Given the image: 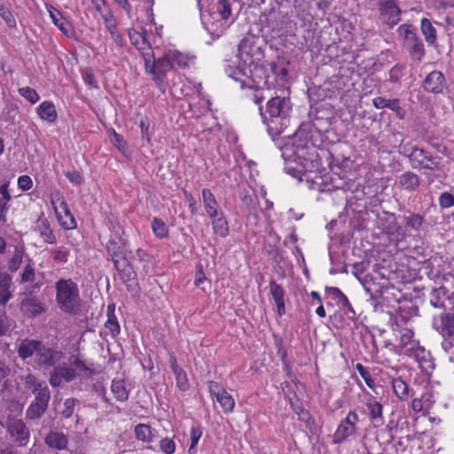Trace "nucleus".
<instances>
[{
  "instance_id": "f257e3e1",
  "label": "nucleus",
  "mask_w": 454,
  "mask_h": 454,
  "mask_svg": "<svg viewBox=\"0 0 454 454\" xmlns=\"http://www.w3.org/2000/svg\"><path fill=\"white\" fill-rule=\"evenodd\" d=\"M292 110V104L289 98L271 97L268 100L265 110L259 107L262 121L268 127L269 134L274 138L279 136L289 123V113Z\"/></svg>"
},
{
  "instance_id": "f03ea898",
  "label": "nucleus",
  "mask_w": 454,
  "mask_h": 454,
  "mask_svg": "<svg viewBox=\"0 0 454 454\" xmlns=\"http://www.w3.org/2000/svg\"><path fill=\"white\" fill-rule=\"evenodd\" d=\"M56 301L59 309L68 314H75L80 306L79 289L72 279H59L56 284Z\"/></svg>"
},
{
  "instance_id": "7ed1b4c3",
  "label": "nucleus",
  "mask_w": 454,
  "mask_h": 454,
  "mask_svg": "<svg viewBox=\"0 0 454 454\" xmlns=\"http://www.w3.org/2000/svg\"><path fill=\"white\" fill-rule=\"evenodd\" d=\"M267 43L258 36L247 35L238 46V57L243 66H251L264 61Z\"/></svg>"
},
{
  "instance_id": "20e7f679",
  "label": "nucleus",
  "mask_w": 454,
  "mask_h": 454,
  "mask_svg": "<svg viewBox=\"0 0 454 454\" xmlns=\"http://www.w3.org/2000/svg\"><path fill=\"white\" fill-rule=\"evenodd\" d=\"M397 33L403 39V45L410 59L416 63H420L426 55V49L417 33L416 27L411 24H403L397 28Z\"/></svg>"
},
{
  "instance_id": "39448f33",
  "label": "nucleus",
  "mask_w": 454,
  "mask_h": 454,
  "mask_svg": "<svg viewBox=\"0 0 454 454\" xmlns=\"http://www.w3.org/2000/svg\"><path fill=\"white\" fill-rule=\"evenodd\" d=\"M321 130L317 127L316 123L311 121L302 122L296 132L294 134L293 141L296 147L307 155L309 148H315L320 145L322 142Z\"/></svg>"
},
{
  "instance_id": "423d86ee",
  "label": "nucleus",
  "mask_w": 454,
  "mask_h": 454,
  "mask_svg": "<svg viewBox=\"0 0 454 454\" xmlns=\"http://www.w3.org/2000/svg\"><path fill=\"white\" fill-rule=\"evenodd\" d=\"M265 60L258 64L248 66V77L252 84H247L245 81L241 82V88L254 89V90H268L274 86V80L270 81V75L266 68Z\"/></svg>"
},
{
  "instance_id": "0eeeda50",
  "label": "nucleus",
  "mask_w": 454,
  "mask_h": 454,
  "mask_svg": "<svg viewBox=\"0 0 454 454\" xmlns=\"http://www.w3.org/2000/svg\"><path fill=\"white\" fill-rule=\"evenodd\" d=\"M407 158L412 168L427 170H440L442 168L440 162L435 160L436 157L418 145L411 147V152L407 153Z\"/></svg>"
},
{
  "instance_id": "6e6552de",
  "label": "nucleus",
  "mask_w": 454,
  "mask_h": 454,
  "mask_svg": "<svg viewBox=\"0 0 454 454\" xmlns=\"http://www.w3.org/2000/svg\"><path fill=\"white\" fill-rule=\"evenodd\" d=\"M173 68V61L170 53L154 59L153 64H149V60L145 59L146 72L153 74V78L156 82L157 87L164 91L163 81L166 74Z\"/></svg>"
},
{
  "instance_id": "1a4fd4ad",
  "label": "nucleus",
  "mask_w": 454,
  "mask_h": 454,
  "mask_svg": "<svg viewBox=\"0 0 454 454\" xmlns=\"http://www.w3.org/2000/svg\"><path fill=\"white\" fill-rule=\"evenodd\" d=\"M51 205L54 208L57 218L63 228L67 230L75 228L76 223L74 217L68 208L65 198L60 194V192H58L55 195L51 196Z\"/></svg>"
},
{
  "instance_id": "9d476101",
  "label": "nucleus",
  "mask_w": 454,
  "mask_h": 454,
  "mask_svg": "<svg viewBox=\"0 0 454 454\" xmlns=\"http://www.w3.org/2000/svg\"><path fill=\"white\" fill-rule=\"evenodd\" d=\"M380 19L383 24L393 27L400 21L402 11L395 0H386L379 4Z\"/></svg>"
},
{
  "instance_id": "9b49d317",
  "label": "nucleus",
  "mask_w": 454,
  "mask_h": 454,
  "mask_svg": "<svg viewBox=\"0 0 454 454\" xmlns=\"http://www.w3.org/2000/svg\"><path fill=\"white\" fill-rule=\"evenodd\" d=\"M35 395V400L26 411L27 418L30 419H37L44 414L51 398V392L46 385L43 386V390Z\"/></svg>"
},
{
  "instance_id": "f8f14e48",
  "label": "nucleus",
  "mask_w": 454,
  "mask_h": 454,
  "mask_svg": "<svg viewBox=\"0 0 454 454\" xmlns=\"http://www.w3.org/2000/svg\"><path fill=\"white\" fill-rule=\"evenodd\" d=\"M6 428L13 441L19 446H26L27 444L29 430L21 419L9 416L6 420Z\"/></svg>"
},
{
  "instance_id": "ddd939ff",
  "label": "nucleus",
  "mask_w": 454,
  "mask_h": 454,
  "mask_svg": "<svg viewBox=\"0 0 454 454\" xmlns=\"http://www.w3.org/2000/svg\"><path fill=\"white\" fill-rule=\"evenodd\" d=\"M358 422V415L355 411L348 412V416L339 425L334 434V443H341L354 434Z\"/></svg>"
},
{
  "instance_id": "4468645a",
  "label": "nucleus",
  "mask_w": 454,
  "mask_h": 454,
  "mask_svg": "<svg viewBox=\"0 0 454 454\" xmlns=\"http://www.w3.org/2000/svg\"><path fill=\"white\" fill-rule=\"evenodd\" d=\"M236 0H211L210 15L225 22L233 20L232 4Z\"/></svg>"
},
{
  "instance_id": "2eb2a0df",
  "label": "nucleus",
  "mask_w": 454,
  "mask_h": 454,
  "mask_svg": "<svg viewBox=\"0 0 454 454\" xmlns=\"http://www.w3.org/2000/svg\"><path fill=\"white\" fill-rule=\"evenodd\" d=\"M435 330L442 337V348L449 356V359L454 356V327L450 323L434 324Z\"/></svg>"
},
{
  "instance_id": "dca6fc26",
  "label": "nucleus",
  "mask_w": 454,
  "mask_h": 454,
  "mask_svg": "<svg viewBox=\"0 0 454 454\" xmlns=\"http://www.w3.org/2000/svg\"><path fill=\"white\" fill-rule=\"evenodd\" d=\"M435 330L442 337V348L449 356V359L454 356V327L450 323L434 324Z\"/></svg>"
},
{
  "instance_id": "f3484780",
  "label": "nucleus",
  "mask_w": 454,
  "mask_h": 454,
  "mask_svg": "<svg viewBox=\"0 0 454 454\" xmlns=\"http://www.w3.org/2000/svg\"><path fill=\"white\" fill-rule=\"evenodd\" d=\"M445 85L446 81L442 73L434 70L426 76L422 87L427 92L439 94L442 93Z\"/></svg>"
},
{
  "instance_id": "a211bd4d",
  "label": "nucleus",
  "mask_w": 454,
  "mask_h": 454,
  "mask_svg": "<svg viewBox=\"0 0 454 454\" xmlns=\"http://www.w3.org/2000/svg\"><path fill=\"white\" fill-rule=\"evenodd\" d=\"M62 356V352L52 348L45 347L43 343L36 354L37 363L46 368L52 366L55 367V364L60 361Z\"/></svg>"
},
{
  "instance_id": "6ab92c4d",
  "label": "nucleus",
  "mask_w": 454,
  "mask_h": 454,
  "mask_svg": "<svg viewBox=\"0 0 454 454\" xmlns=\"http://www.w3.org/2000/svg\"><path fill=\"white\" fill-rule=\"evenodd\" d=\"M281 156L286 164L296 163L297 160H305L306 153L296 147L295 143L286 142L279 147Z\"/></svg>"
},
{
  "instance_id": "aec40b11",
  "label": "nucleus",
  "mask_w": 454,
  "mask_h": 454,
  "mask_svg": "<svg viewBox=\"0 0 454 454\" xmlns=\"http://www.w3.org/2000/svg\"><path fill=\"white\" fill-rule=\"evenodd\" d=\"M396 185L403 191L414 192L420 185V177L416 173L409 170L398 176Z\"/></svg>"
},
{
  "instance_id": "412c9836",
  "label": "nucleus",
  "mask_w": 454,
  "mask_h": 454,
  "mask_svg": "<svg viewBox=\"0 0 454 454\" xmlns=\"http://www.w3.org/2000/svg\"><path fill=\"white\" fill-rule=\"evenodd\" d=\"M372 104L378 109L388 108L392 110L399 120H403L406 116V111L400 106L398 98L387 99L382 97H377L373 98Z\"/></svg>"
},
{
  "instance_id": "4be33fe9",
  "label": "nucleus",
  "mask_w": 454,
  "mask_h": 454,
  "mask_svg": "<svg viewBox=\"0 0 454 454\" xmlns=\"http://www.w3.org/2000/svg\"><path fill=\"white\" fill-rule=\"evenodd\" d=\"M48 12H50V16L54 25L58 27V28L66 36L69 38L73 37L74 35V29L72 24L62 16L61 12L55 9L53 6H50L48 8Z\"/></svg>"
},
{
  "instance_id": "5701e85b",
  "label": "nucleus",
  "mask_w": 454,
  "mask_h": 454,
  "mask_svg": "<svg viewBox=\"0 0 454 454\" xmlns=\"http://www.w3.org/2000/svg\"><path fill=\"white\" fill-rule=\"evenodd\" d=\"M446 300H454V292L450 294L443 286L434 288L429 294V303L434 308L446 309Z\"/></svg>"
},
{
  "instance_id": "b1692460",
  "label": "nucleus",
  "mask_w": 454,
  "mask_h": 454,
  "mask_svg": "<svg viewBox=\"0 0 454 454\" xmlns=\"http://www.w3.org/2000/svg\"><path fill=\"white\" fill-rule=\"evenodd\" d=\"M420 30L427 43L429 46H433L437 51H439V45L437 44V31L429 19L423 18L421 20Z\"/></svg>"
},
{
  "instance_id": "393cba45",
  "label": "nucleus",
  "mask_w": 454,
  "mask_h": 454,
  "mask_svg": "<svg viewBox=\"0 0 454 454\" xmlns=\"http://www.w3.org/2000/svg\"><path fill=\"white\" fill-rule=\"evenodd\" d=\"M370 419L375 423L374 427H379L383 424L382 418V405L376 401V399L370 395L365 403Z\"/></svg>"
},
{
  "instance_id": "a878e982",
  "label": "nucleus",
  "mask_w": 454,
  "mask_h": 454,
  "mask_svg": "<svg viewBox=\"0 0 454 454\" xmlns=\"http://www.w3.org/2000/svg\"><path fill=\"white\" fill-rule=\"evenodd\" d=\"M270 293L272 295L276 303L278 313L279 316L286 314L284 294L285 291L283 287L278 285L274 279L270 281Z\"/></svg>"
},
{
  "instance_id": "bb28decb",
  "label": "nucleus",
  "mask_w": 454,
  "mask_h": 454,
  "mask_svg": "<svg viewBox=\"0 0 454 454\" xmlns=\"http://www.w3.org/2000/svg\"><path fill=\"white\" fill-rule=\"evenodd\" d=\"M325 292L331 295L333 299L337 300L338 304L346 308L349 314H348V318H354L356 316V312L348 301V297L338 288V287H325Z\"/></svg>"
},
{
  "instance_id": "cd10ccee",
  "label": "nucleus",
  "mask_w": 454,
  "mask_h": 454,
  "mask_svg": "<svg viewBox=\"0 0 454 454\" xmlns=\"http://www.w3.org/2000/svg\"><path fill=\"white\" fill-rule=\"evenodd\" d=\"M41 344L42 342L40 340L29 339L23 340L18 348L19 356L22 359H27L31 357L34 353L36 355Z\"/></svg>"
},
{
  "instance_id": "c85d7f7f",
  "label": "nucleus",
  "mask_w": 454,
  "mask_h": 454,
  "mask_svg": "<svg viewBox=\"0 0 454 454\" xmlns=\"http://www.w3.org/2000/svg\"><path fill=\"white\" fill-rule=\"evenodd\" d=\"M21 309L32 317H37L45 311V306L36 298H25L20 303Z\"/></svg>"
},
{
  "instance_id": "c756f323",
  "label": "nucleus",
  "mask_w": 454,
  "mask_h": 454,
  "mask_svg": "<svg viewBox=\"0 0 454 454\" xmlns=\"http://www.w3.org/2000/svg\"><path fill=\"white\" fill-rule=\"evenodd\" d=\"M45 443L51 448L63 450L67 445V439L63 433L51 431L46 435Z\"/></svg>"
},
{
  "instance_id": "7c9ffc66",
  "label": "nucleus",
  "mask_w": 454,
  "mask_h": 454,
  "mask_svg": "<svg viewBox=\"0 0 454 454\" xmlns=\"http://www.w3.org/2000/svg\"><path fill=\"white\" fill-rule=\"evenodd\" d=\"M37 114L41 119L49 122H54L57 119L55 106L50 101L43 102L37 108Z\"/></svg>"
},
{
  "instance_id": "2f4dec72",
  "label": "nucleus",
  "mask_w": 454,
  "mask_h": 454,
  "mask_svg": "<svg viewBox=\"0 0 454 454\" xmlns=\"http://www.w3.org/2000/svg\"><path fill=\"white\" fill-rule=\"evenodd\" d=\"M403 223H405V225L416 231H419L424 223H425V218L422 215L420 214H414V213H411L410 211H407L403 216Z\"/></svg>"
},
{
  "instance_id": "473e14b6",
  "label": "nucleus",
  "mask_w": 454,
  "mask_h": 454,
  "mask_svg": "<svg viewBox=\"0 0 454 454\" xmlns=\"http://www.w3.org/2000/svg\"><path fill=\"white\" fill-rule=\"evenodd\" d=\"M107 255L111 258L112 262L118 259H124L127 256L126 249L123 247L118 245V243L110 239L106 247Z\"/></svg>"
},
{
  "instance_id": "72a5a7b5",
  "label": "nucleus",
  "mask_w": 454,
  "mask_h": 454,
  "mask_svg": "<svg viewBox=\"0 0 454 454\" xmlns=\"http://www.w3.org/2000/svg\"><path fill=\"white\" fill-rule=\"evenodd\" d=\"M111 389L114 397L120 402H125L129 398V391L126 388L125 382L122 380H114Z\"/></svg>"
},
{
  "instance_id": "f704fd0d",
  "label": "nucleus",
  "mask_w": 454,
  "mask_h": 454,
  "mask_svg": "<svg viewBox=\"0 0 454 454\" xmlns=\"http://www.w3.org/2000/svg\"><path fill=\"white\" fill-rule=\"evenodd\" d=\"M378 219L381 223L382 227L388 232L392 231L396 225V219L394 213L383 211L380 215H378Z\"/></svg>"
},
{
  "instance_id": "c9c22d12",
  "label": "nucleus",
  "mask_w": 454,
  "mask_h": 454,
  "mask_svg": "<svg viewBox=\"0 0 454 454\" xmlns=\"http://www.w3.org/2000/svg\"><path fill=\"white\" fill-rule=\"evenodd\" d=\"M214 232L222 238H225L229 234V225L224 215H221L219 219L212 223Z\"/></svg>"
},
{
  "instance_id": "e433bc0d",
  "label": "nucleus",
  "mask_w": 454,
  "mask_h": 454,
  "mask_svg": "<svg viewBox=\"0 0 454 454\" xmlns=\"http://www.w3.org/2000/svg\"><path fill=\"white\" fill-rule=\"evenodd\" d=\"M152 229L155 236L159 239H164L168 235V229L164 221L159 217H154L152 222Z\"/></svg>"
},
{
  "instance_id": "4c0bfd02",
  "label": "nucleus",
  "mask_w": 454,
  "mask_h": 454,
  "mask_svg": "<svg viewBox=\"0 0 454 454\" xmlns=\"http://www.w3.org/2000/svg\"><path fill=\"white\" fill-rule=\"evenodd\" d=\"M119 275L121 279L126 284L128 291L134 290L133 284L129 283L134 282L137 277V273L134 271L132 265L123 270H121Z\"/></svg>"
},
{
  "instance_id": "58836bf2",
  "label": "nucleus",
  "mask_w": 454,
  "mask_h": 454,
  "mask_svg": "<svg viewBox=\"0 0 454 454\" xmlns=\"http://www.w3.org/2000/svg\"><path fill=\"white\" fill-rule=\"evenodd\" d=\"M392 387L397 397L405 399L409 395L408 385L401 379H394Z\"/></svg>"
},
{
  "instance_id": "ea45409f",
  "label": "nucleus",
  "mask_w": 454,
  "mask_h": 454,
  "mask_svg": "<svg viewBox=\"0 0 454 454\" xmlns=\"http://www.w3.org/2000/svg\"><path fill=\"white\" fill-rule=\"evenodd\" d=\"M247 66H243V64L239 61V65L233 68L231 66H228L226 68V73L233 78L235 81L243 82L241 80V76H248V71H247Z\"/></svg>"
},
{
  "instance_id": "a19ab883",
  "label": "nucleus",
  "mask_w": 454,
  "mask_h": 454,
  "mask_svg": "<svg viewBox=\"0 0 454 454\" xmlns=\"http://www.w3.org/2000/svg\"><path fill=\"white\" fill-rule=\"evenodd\" d=\"M216 400L222 406L224 412H231L233 411L235 401L227 391L223 392L220 396H217Z\"/></svg>"
},
{
  "instance_id": "79ce46f5",
  "label": "nucleus",
  "mask_w": 454,
  "mask_h": 454,
  "mask_svg": "<svg viewBox=\"0 0 454 454\" xmlns=\"http://www.w3.org/2000/svg\"><path fill=\"white\" fill-rule=\"evenodd\" d=\"M135 434L137 440L143 442H150L152 428L150 426L145 424H138L135 427Z\"/></svg>"
},
{
  "instance_id": "37998d69",
  "label": "nucleus",
  "mask_w": 454,
  "mask_h": 454,
  "mask_svg": "<svg viewBox=\"0 0 454 454\" xmlns=\"http://www.w3.org/2000/svg\"><path fill=\"white\" fill-rule=\"evenodd\" d=\"M43 384L33 374H27L25 378V387L32 391L33 394H37L40 390L43 389Z\"/></svg>"
},
{
  "instance_id": "c03bdc74",
  "label": "nucleus",
  "mask_w": 454,
  "mask_h": 454,
  "mask_svg": "<svg viewBox=\"0 0 454 454\" xmlns=\"http://www.w3.org/2000/svg\"><path fill=\"white\" fill-rule=\"evenodd\" d=\"M202 199L205 210L219 207L215 195L209 189L204 188L202 190Z\"/></svg>"
},
{
  "instance_id": "a18cd8bd",
  "label": "nucleus",
  "mask_w": 454,
  "mask_h": 454,
  "mask_svg": "<svg viewBox=\"0 0 454 454\" xmlns=\"http://www.w3.org/2000/svg\"><path fill=\"white\" fill-rule=\"evenodd\" d=\"M58 373H59V377L67 382H70L76 378L78 373L75 372V369L66 366H55Z\"/></svg>"
},
{
  "instance_id": "49530a36",
  "label": "nucleus",
  "mask_w": 454,
  "mask_h": 454,
  "mask_svg": "<svg viewBox=\"0 0 454 454\" xmlns=\"http://www.w3.org/2000/svg\"><path fill=\"white\" fill-rule=\"evenodd\" d=\"M356 370L359 372L360 376L364 379L366 385L371 389H374L375 382H374L373 379L372 378L370 372L362 364H356Z\"/></svg>"
},
{
  "instance_id": "de8ad7c7",
  "label": "nucleus",
  "mask_w": 454,
  "mask_h": 454,
  "mask_svg": "<svg viewBox=\"0 0 454 454\" xmlns=\"http://www.w3.org/2000/svg\"><path fill=\"white\" fill-rule=\"evenodd\" d=\"M0 16L9 27H16V20L8 7L0 5Z\"/></svg>"
},
{
  "instance_id": "09e8293b",
  "label": "nucleus",
  "mask_w": 454,
  "mask_h": 454,
  "mask_svg": "<svg viewBox=\"0 0 454 454\" xmlns=\"http://www.w3.org/2000/svg\"><path fill=\"white\" fill-rule=\"evenodd\" d=\"M19 93L32 104H35L40 98L35 90L30 87H23L19 89Z\"/></svg>"
},
{
  "instance_id": "8fccbe9b",
  "label": "nucleus",
  "mask_w": 454,
  "mask_h": 454,
  "mask_svg": "<svg viewBox=\"0 0 454 454\" xmlns=\"http://www.w3.org/2000/svg\"><path fill=\"white\" fill-rule=\"evenodd\" d=\"M296 166L294 167L291 164H286L285 169L287 174L291 175L294 177H296L301 180V176L304 173V166L301 162H296Z\"/></svg>"
},
{
  "instance_id": "3c124183",
  "label": "nucleus",
  "mask_w": 454,
  "mask_h": 454,
  "mask_svg": "<svg viewBox=\"0 0 454 454\" xmlns=\"http://www.w3.org/2000/svg\"><path fill=\"white\" fill-rule=\"evenodd\" d=\"M70 363L74 367V369H75V371L78 370L79 372H89V375L94 374V370L88 367L85 362L77 356H72L70 357Z\"/></svg>"
},
{
  "instance_id": "603ef678",
  "label": "nucleus",
  "mask_w": 454,
  "mask_h": 454,
  "mask_svg": "<svg viewBox=\"0 0 454 454\" xmlns=\"http://www.w3.org/2000/svg\"><path fill=\"white\" fill-rule=\"evenodd\" d=\"M105 326L112 333L114 336H116L120 333V325L115 315L107 316V320L105 324Z\"/></svg>"
},
{
  "instance_id": "864d4df0",
  "label": "nucleus",
  "mask_w": 454,
  "mask_h": 454,
  "mask_svg": "<svg viewBox=\"0 0 454 454\" xmlns=\"http://www.w3.org/2000/svg\"><path fill=\"white\" fill-rule=\"evenodd\" d=\"M160 450L165 454H173L176 450L175 442L168 437H165L160 442Z\"/></svg>"
},
{
  "instance_id": "5fc2aeb1",
  "label": "nucleus",
  "mask_w": 454,
  "mask_h": 454,
  "mask_svg": "<svg viewBox=\"0 0 454 454\" xmlns=\"http://www.w3.org/2000/svg\"><path fill=\"white\" fill-rule=\"evenodd\" d=\"M175 376L178 388L182 391H186L189 388V382L185 372L184 370L178 371V372L175 373Z\"/></svg>"
},
{
  "instance_id": "6e6d98bb",
  "label": "nucleus",
  "mask_w": 454,
  "mask_h": 454,
  "mask_svg": "<svg viewBox=\"0 0 454 454\" xmlns=\"http://www.w3.org/2000/svg\"><path fill=\"white\" fill-rule=\"evenodd\" d=\"M78 403V400L75 399V398H68V399H66V401L64 402V410L62 411V416L64 418H70L73 413H74V405L75 403Z\"/></svg>"
},
{
  "instance_id": "4d7b16f0",
  "label": "nucleus",
  "mask_w": 454,
  "mask_h": 454,
  "mask_svg": "<svg viewBox=\"0 0 454 454\" xmlns=\"http://www.w3.org/2000/svg\"><path fill=\"white\" fill-rule=\"evenodd\" d=\"M11 327V320L4 310H0V337L5 335Z\"/></svg>"
},
{
  "instance_id": "13d9d810",
  "label": "nucleus",
  "mask_w": 454,
  "mask_h": 454,
  "mask_svg": "<svg viewBox=\"0 0 454 454\" xmlns=\"http://www.w3.org/2000/svg\"><path fill=\"white\" fill-rule=\"evenodd\" d=\"M439 204L442 208H449L454 205V195L445 192L439 198Z\"/></svg>"
},
{
  "instance_id": "bf43d9fd",
  "label": "nucleus",
  "mask_w": 454,
  "mask_h": 454,
  "mask_svg": "<svg viewBox=\"0 0 454 454\" xmlns=\"http://www.w3.org/2000/svg\"><path fill=\"white\" fill-rule=\"evenodd\" d=\"M170 56H171L173 64L176 63L179 67H185L188 66L189 58L186 55H184L179 51H174V52L170 53Z\"/></svg>"
},
{
  "instance_id": "052dcab7",
  "label": "nucleus",
  "mask_w": 454,
  "mask_h": 454,
  "mask_svg": "<svg viewBox=\"0 0 454 454\" xmlns=\"http://www.w3.org/2000/svg\"><path fill=\"white\" fill-rule=\"evenodd\" d=\"M331 182L334 189L349 190V182L346 181L343 177L338 176L337 177H331Z\"/></svg>"
},
{
  "instance_id": "680f3d73",
  "label": "nucleus",
  "mask_w": 454,
  "mask_h": 454,
  "mask_svg": "<svg viewBox=\"0 0 454 454\" xmlns=\"http://www.w3.org/2000/svg\"><path fill=\"white\" fill-rule=\"evenodd\" d=\"M84 82L91 88H98V82L91 68H86L82 74Z\"/></svg>"
},
{
  "instance_id": "e2e57ef3",
  "label": "nucleus",
  "mask_w": 454,
  "mask_h": 454,
  "mask_svg": "<svg viewBox=\"0 0 454 454\" xmlns=\"http://www.w3.org/2000/svg\"><path fill=\"white\" fill-rule=\"evenodd\" d=\"M35 278V269L30 264H27L21 274L20 283L33 281Z\"/></svg>"
},
{
  "instance_id": "0e129e2a",
  "label": "nucleus",
  "mask_w": 454,
  "mask_h": 454,
  "mask_svg": "<svg viewBox=\"0 0 454 454\" xmlns=\"http://www.w3.org/2000/svg\"><path fill=\"white\" fill-rule=\"evenodd\" d=\"M428 144L434 147V149H436L438 152H440L441 153H442L443 155H446L448 156L449 155V150L448 148L442 145V143H440L438 141L437 138L435 137H429L428 140H427Z\"/></svg>"
},
{
  "instance_id": "69168bd1",
  "label": "nucleus",
  "mask_w": 454,
  "mask_h": 454,
  "mask_svg": "<svg viewBox=\"0 0 454 454\" xmlns=\"http://www.w3.org/2000/svg\"><path fill=\"white\" fill-rule=\"evenodd\" d=\"M12 285V277L6 272H0V292L7 291Z\"/></svg>"
},
{
  "instance_id": "338daca9",
  "label": "nucleus",
  "mask_w": 454,
  "mask_h": 454,
  "mask_svg": "<svg viewBox=\"0 0 454 454\" xmlns=\"http://www.w3.org/2000/svg\"><path fill=\"white\" fill-rule=\"evenodd\" d=\"M67 178L74 184L79 185L83 182L82 176L76 170L74 171H67L65 173Z\"/></svg>"
},
{
  "instance_id": "774afa93",
  "label": "nucleus",
  "mask_w": 454,
  "mask_h": 454,
  "mask_svg": "<svg viewBox=\"0 0 454 454\" xmlns=\"http://www.w3.org/2000/svg\"><path fill=\"white\" fill-rule=\"evenodd\" d=\"M208 388L210 394L214 395L215 398H217V396H220V395H223V392L226 391L218 382L215 381H209Z\"/></svg>"
}]
</instances>
